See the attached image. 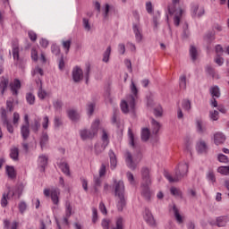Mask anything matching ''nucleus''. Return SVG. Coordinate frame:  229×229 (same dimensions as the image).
Instances as JSON below:
<instances>
[{"label":"nucleus","mask_w":229,"mask_h":229,"mask_svg":"<svg viewBox=\"0 0 229 229\" xmlns=\"http://www.w3.org/2000/svg\"><path fill=\"white\" fill-rule=\"evenodd\" d=\"M131 92L132 95L127 97V100H123L121 103V110L123 114H128L130 112L133 114L135 112V102L139 98V89L133 81H131Z\"/></svg>","instance_id":"nucleus-1"},{"label":"nucleus","mask_w":229,"mask_h":229,"mask_svg":"<svg viewBox=\"0 0 229 229\" xmlns=\"http://www.w3.org/2000/svg\"><path fill=\"white\" fill-rule=\"evenodd\" d=\"M187 173H189V164L182 162L178 165L174 177L171 176V174L167 172L165 173V177L168 182H170V183H173L174 182H180L182 178L187 176Z\"/></svg>","instance_id":"nucleus-2"},{"label":"nucleus","mask_w":229,"mask_h":229,"mask_svg":"<svg viewBox=\"0 0 229 229\" xmlns=\"http://www.w3.org/2000/svg\"><path fill=\"white\" fill-rule=\"evenodd\" d=\"M168 12L170 15L174 14V26H180V21L183 15V9L180 6V0H172V4L168 5Z\"/></svg>","instance_id":"nucleus-3"},{"label":"nucleus","mask_w":229,"mask_h":229,"mask_svg":"<svg viewBox=\"0 0 229 229\" xmlns=\"http://www.w3.org/2000/svg\"><path fill=\"white\" fill-rule=\"evenodd\" d=\"M98 130H99V119H96L92 123L90 130L83 129L80 131L81 140L94 139L98 135Z\"/></svg>","instance_id":"nucleus-4"},{"label":"nucleus","mask_w":229,"mask_h":229,"mask_svg":"<svg viewBox=\"0 0 229 229\" xmlns=\"http://www.w3.org/2000/svg\"><path fill=\"white\" fill-rule=\"evenodd\" d=\"M142 160V154L138 152L134 156L130 151L125 152V162L130 169L135 171L137 164Z\"/></svg>","instance_id":"nucleus-5"},{"label":"nucleus","mask_w":229,"mask_h":229,"mask_svg":"<svg viewBox=\"0 0 229 229\" xmlns=\"http://www.w3.org/2000/svg\"><path fill=\"white\" fill-rule=\"evenodd\" d=\"M102 143H97L95 145V153L96 155H101L105 149H106V146L110 143V140H108V133H106V131H102V138H101Z\"/></svg>","instance_id":"nucleus-6"},{"label":"nucleus","mask_w":229,"mask_h":229,"mask_svg":"<svg viewBox=\"0 0 229 229\" xmlns=\"http://www.w3.org/2000/svg\"><path fill=\"white\" fill-rule=\"evenodd\" d=\"M114 194L115 196L123 197L124 196V182L123 181L114 180Z\"/></svg>","instance_id":"nucleus-7"},{"label":"nucleus","mask_w":229,"mask_h":229,"mask_svg":"<svg viewBox=\"0 0 229 229\" xmlns=\"http://www.w3.org/2000/svg\"><path fill=\"white\" fill-rule=\"evenodd\" d=\"M1 119L3 121L4 126L7 128L9 133H13V126L8 121V117L6 116V109H4V107L1 108Z\"/></svg>","instance_id":"nucleus-8"},{"label":"nucleus","mask_w":229,"mask_h":229,"mask_svg":"<svg viewBox=\"0 0 229 229\" xmlns=\"http://www.w3.org/2000/svg\"><path fill=\"white\" fill-rule=\"evenodd\" d=\"M191 15L198 18L203 17L205 15V8L198 4H193L191 6Z\"/></svg>","instance_id":"nucleus-9"},{"label":"nucleus","mask_w":229,"mask_h":229,"mask_svg":"<svg viewBox=\"0 0 229 229\" xmlns=\"http://www.w3.org/2000/svg\"><path fill=\"white\" fill-rule=\"evenodd\" d=\"M143 217L148 225L150 226H157V221L155 220V217L149 209L145 208Z\"/></svg>","instance_id":"nucleus-10"},{"label":"nucleus","mask_w":229,"mask_h":229,"mask_svg":"<svg viewBox=\"0 0 229 229\" xmlns=\"http://www.w3.org/2000/svg\"><path fill=\"white\" fill-rule=\"evenodd\" d=\"M141 185H151V177L149 176V169L143 167L141 169Z\"/></svg>","instance_id":"nucleus-11"},{"label":"nucleus","mask_w":229,"mask_h":229,"mask_svg":"<svg viewBox=\"0 0 229 229\" xmlns=\"http://www.w3.org/2000/svg\"><path fill=\"white\" fill-rule=\"evenodd\" d=\"M72 80L75 83H78L83 80V71L81 68L76 66L72 70Z\"/></svg>","instance_id":"nucleus-12"},{"label":"nucleus","mask_w":229,"mask_h":229,"mask_svg":"<svg viewBox=\"0 0 229 229\" xmlns=\"http://www.w3.org/2000/svg\"><path fill=\"white\" fill-rule=\"evenodd\" d=\"M172 210L178 225H182L183 221H185V216L180 215V209L174 204L172 207Z\"/></svg>","instance_id":"nucleus-13"},{"label":"nucleus","mask_w":229,"mask_h":229,"mask_svg":"<svg viewBox=\"0 0 229 229\" xmlns=\"http://www.w3.org/2000/svg\"><path fill=\"white\" fill-rule=\"evenodd\" d=\"M149 185L151 184H141V196H143L147 201L151 199V191H149Z\"/></svg>","instance_id":"nucleus-14"},{"label":"nucleus","mask_w":229,"mask_h":229,"mask_svg":"<svg viewBox=\"0 0 229 229\" xmlns=\"http://www.w3.org/2000/svg\"><path fill=\"white\" fill-rule=\"evenodd\" d=\"M10 89L13 92V96H17L21 89V81L19 79H15L13 82L10 84Z\"/></svg>","instance_id":"nucleus-15"},{"label":"nucleus","mask_w":229,"mask_h":229,"mask_svg":"<svg viewBox=\"0 0 229 229\" xmlns=\"http://www.w3.org/2000/svg\"><path fill=\"white\" fill-rule=\"evenodd\" d=\"M225 140H226V136L222 132H216L214 134V142L216 146H221V144H225Z\"/></svg>","instance_id":"nucleus-16"},{"label":"nucleus","mask_w":229,"mask_h":229,"mask_svg":"<svg viewBox=\"0 0 229 229\" xmlns=\"http://www.w3.org/2000/svg\"><path fill=\"white\" fill-rule=\"evenodd\" d=\"M196 149L198 153H207L208 146L207 145V142H205V140H200L197 142Z\"/></svg>","instance_id":"nucleus-17"},{"label":"nucleus","mask_w":229,"mask_h":229,"mask_svg":"<svg viewBox=\"0 0 229 229\" xmlns=\"http://www.w3.org/2000/svg\"><path fill=\"white\" fill-rule=\"evenodd\" d=\"M132 30L135 35L136 42L138 43L142 42V29H140L139 25H133Z\"/></svg>","instance_id":"nucleus-18"},{"label":"nucleus","mask_w":229,"mask_h":229,"mask_svg":"<svg viewBox=\"0 0 229 229\" xmlns=\"http://www.w3.org/2000/svg\"><path fill=\"white\" fill-rule=\"evenodd\" d=\"M69 119L72 121L73 123H76L77 121H80V113H78L75 109H70L67 112Z\"/></svg>","instance_id":"nucleus-19"},{"label":"nucleus","mask_w":229,"mask_h":229,"mask_svg":"<svg viewBox=\"0 0 229 229\" xmlns=\"http://www.w3.org/2000/svg\"><path fill=\"white\" fill-rule=\"evenodd\" d=\"M38 165L40 167L41 173H44L46 171V166L47 165V157L41 155L38 157Z\"/></svg>","instance_id":"nucleus-20"},{"label":"nucleus","mask_w":229,"mask_h":229,"mask_svg":"<svg viewBox=\"0 0 229 229\" xmlns=\"http://www.w3.org/2000/svg\"><path fill=\"white\" fill-rule=\"evenodd\" d=\"M11 191V196H17V198H21V195L22 194V191H24V186L22 184L17 185L13 190H9Z\"/></svg>","instance_id":"nucleus-21"},{"label":"nucleus","mask_w":229,"mask_h":229,"mask_svg":"<svg viewBox=\"0 0 229 229\" xmlns=\"http://www.w3.org/2000/svg\"><path fill=\"white\" fill-rule=\"evenodd\" d=\"M40 118L36 117L33 119L31 124H30V128L32 130V131L34 133H38V130H40Z\"/></svg>","instance_id":"nucleus-22"},{"label":"nucleus","mask_w":229,"mask_h":229,"mask_svg":"<svg viewBox=\"0 0 229 229\" xmlns=\"http://www.w3.org/2000/svg\"><path fill=\"white\" fill-rule=\"evenodd\" d=\"M160 128H162V124L158 123L157 120L153 119L151 120V130L153 135H157L158 131H160Z\"/></svg>","instance_id":"nucleus-23"},{"label":"nucleus","mask_w":229,"mask_h":229,"mask_svg":"<svg viewBox=\"0 0 229 229\" xmlns=\"http://www.w3.org/2000/svg\"><path fill=\"white\" fill-rule=\"evenodd\" d=\"M21 135L23 140H28L30 137V125H22L21 127Z\"/></svg>","instance_id":"nucleus-24"},{"label":"nucleus","mask_w":229,"mask_h":229,"mask_svg":"<svg viewBox=\"0 0 229 229\" xmlns=\"http://www.w3.org/2000/svg\"><path fill=\"white\" fill-rule=\"evenodd\" d=\"M109 158L111 169H115L117 166V157L115 156V153H114V150H109Z\"/></svg>","instance_id":"nucleus-25"},{"label":"nucleus","mask_w":229,"mask_h":229,"mask_svg":"<svg viewBox=\"0 0 229 229\" xmlns=\"http://www.w3.org/2000/svg\"><path fill=\"white\" fill-rule=\"evenodd\" d=\"M59 168L61 169L62 173H64V174H65L66 176H71L69 164H67L66 162H61L59 164Z\"/></svg>","instance_id":"nucleus-26"},{"label":"nucleus","mask_w":229,"mask_h":229,"mask_svg":"<svg viewBox=\"0 0 229 229\" xmlns=\"http://www.w3.org/2000/svg\"><path fill=\"white\" fill-rule=\"evenodd\" d=\"M47 142H49V135H47V132L43 131L39 138V144L42 149Z\"/></svg>","instance_id":"nucleus-27"},{"label":"nucleus","mask_w":229,"mask_h":229,"mask_svg":"<svg viewBox=\"0 0 229 229\" xmlns=\"http://www.w3.org/2000/svg\"><path fill=\"white\" fill-rule=\"evenodd\" d=\"M51 199L54 203V205H58L60 199H59V196H60V191L59 190H52L51 191Z\"/></svg>","instance_id":"nucleus-28"},{"label":"nucleus","mask_w":229,"mask_h":229,"mask_svg":"<svg viewBox=\"0 0 229 229\" xmlns=\"http://www.w3.org/2000/svg\"><path fill=\"white\" fill-rule=\"evenodd\" d=\"M102 180L101 177H99L98 175H95L93 178V188L95 192H98V191H99V187H101V183H102Z\"/></svg>","instance_id":"nucleus-29"},{"label":"nucleus","mask_w":229,"mask_h":229,"mask_svg":"<svg viewBox=\"0 0 229 229\" xmlns=\"http://www.w3.org/2000/svg\"><path fill=\"white\" fill-rule=\"evenodd\" d=\"M116 207H117V209L119 210V212H123V208H124V207H126V199H124V196L118 197Z\"/></svg>","instance_id":"nucleus-30"},{"label":"nucleus","mask_w":229,"mask_h":229,"mask_svg":"<svg viewBox=\"0 0 229 229\" xmlns=\"http://www.w3.org/2000/svg\"><path fill=\"white\" fill-rule=\"evenodd\" d=\"M112 54V47H107V48L106 49V51L103 54V59L102 62H104L105 64H108V62H110V55Z\"/></svg>","instance_id":"nucleus-31"},{"label":"nucleus","mask_w":229,"mask_h":229,"mask_svg":"<svg viewBox=\"0 0 229 229\" xmlns=\"http://www.w3.org/2000/svg\"><path fill=\"white\" fill-rule=\"evenodd\" d=\"M196 126H197L198 133H205L207 131V126H205V123H203V121L197 120Z\"/></svg>","instance_id":"nucleus-32"},{"label":"nucleus","mask_w":229,"mask_h":229,"mask_svg":"<svg viewBox=\"0 0 229 229\" xmlns=\"http://www.w3.org/2000/svg\"><path fill=\"white\" fill-rule=\"evenodd\" d=\"M149 137H151V131L148 128H143L141 130V140L147 142V140H149Z\"/></svg>","instance_id":"nucleus-33"},{"label":"nucleus","mask_w":229,"mask_h":229,"mask_svg":"<svg viewBox=\"0 0 229 229\" xmlns=\"http://www.w3.org/2000/svg\"><path fill=\"white\" fill-rule=\"evenodd\" d=\"M209 92L212 98H221V91L219 90V87L213 86L209 89Z\"/></svg>","instance_id":"nucleus-34"},{"label":"nucleus","mask_w":229,"mask_h":229,"mask_svg":"<svg viewBox=\"0 0 229 229\" xmlns=\"http://www.w3.org/2000/svg\"><path fill=\"white\" fill-rule=\"evenodd\" d=\"M10 157L14 160L17 161L19 160V148H17V147H13L10 150Z\"/></svg>","instance_id":"nucleus-35"},{"label":"nucleus","mask_w":229,"mask_h":229,"mask_svg":"<svg viewBox=\"0 0 229 229\" xmlns=\"http://www.w3.org/2000/svg\"><path fill=\"white\" fill-rule=\"evenodd\" d=\"M179 87L182 90H185L187 89V76L181 75L179 78Z\"/></svg>","instance_id":"nucleus-36"},{"label":"nucleus","mask_w":229,"mask_h":229,"mask_svg":"<svg viewBox=\"0 0 229 229\" xmlns=\"http://www.w3.org/2000/svg\"><path fill=\"white\" fill-rule=\"evenodd\" d=\"M10 194H12V191H9L7 193H4L1 199L2 207H6L8 205V199H10Z\"/></svg>","instance_id":"nucleus-37"},{"label":"nucleus","mask_w":229,"mask_h":229,"mask_svg":"<svg viewBox=\"0 0 229 229\" xmlns=\"http://www.w3.org/2000/svg\"><path fill=\"white\" fill-rule=\"evenodd\" d=\"M226 223H228V216H219L216 218V225L221 226H226Z\"/></svg>","instance_id":"nucleus-38"},{"label":"nucleus","mask_w":229,"mask_h":229,"mask_svg":"<svg viewBox=\"0 0 229 229\" xmlns=\"http://www.w3.org/2000/svg\"><path fill=\"white\" fill-rule=\"evenodd\" d=\"M6 89H8V79L3 78L0 81V91L2 96L4 94Z\"/></svg>","instance_id":"nucleus-39"},{"label":"nucleus","mask_w":229,"mask_h":229,"mask_svg":"<svg viewBox=\"0 0 229 229\" xmlns=\"http://www.w3.org/2000/svg\"><path fill=\"white\" fill-rule=\"evenodd\" d=\"M6 173L7 175L9 176V178H15V176H17V174H15V168H13V166H6Z\"/></svg>","instance_id":"nucleus-40"},{"label":"nucleus","mask_w":229,"mask_h":229,"mask_svg":"<svg viewBox=\"0 0 229 229\" xmlns=\"http://www.w3.org/2000/svg\"><path fill=\"white\" fill-rule=\"evenodd\" d=\"M217 173H219L223 176H228V174H229V166H219L217 168Z\"/></svg>","instance_id":"nucleus-41"},{"label":"nucleus","mask_w":229,"mask_h":229,"mask_svg":"<svg viewBox=\"0 0 229 229\" xmlns=\"http://www.w3.org/2000/svg\"><path fill=\"white\" fill-rule=\"evenodd\" d=\"M26 101L29 105H35V95L30 92L26 94Z\"/></svg>","instance_id":"nucleus-42"},{"label":"nucleus","mask_w":229,"mask_h":229,"mask_svg":"<svg viewBox=\"0 0 229 229\" xmlns=\"http://www.w3.org/2000/svg\"><path fill=\"white\" fill-rule=\"evenodd\" d=\"M128 135H129V144L135 148V136H133V132L131 131V129L128 130Z\"/></svg>","instance_id":"nucleus-43"},{"label":"nucleus","mask_w":229,"mask_h":229,"mask_svg":"<svg viewBox=\"0 0 229 229\" xmlns=\"http://www.w3.org/2000/svg\"><path fill=\"white\" fill-rule=\"evenodd\" d=\"M72 215V206H71L70 202H66L65 204V216L66 217H71Z\"/></svg>","instance_id":"nucleus-44"},{"label":"nucleus","mask_w":229,"mask_h":229,"mask_svg":"<svg viewBox=\"0 0 229 229\" xmlns=\"http://www.w3.org/2000/svg\"><path fill=\"white\" fill-rule=\"evenodd\" d=\"M217 160L218 162H221V164H228L229 162L228 156H225L224 154H218Z\"/></svg>","instance_id":"nucleus-45"},{"label":"nucleus","mask_w":229,"mask_h":229,"mask_svg":"<svg viewBox=\"0 0 229 229\" xmlns=\"http://www.w3.org/2000/svg\"><path fill=\"white\" fill-rule=\"evenodd\" d=\"M182 106L183 110H185L186 112H189L191 110V100L183 99L182 103Z\"/></svg>","instance_id":"nucleus-46"},{"label":"nucleus","mask_w":229,"mask_h":229,"mask_svg":"<svg viewBox=\"0 0 229 229\" xmlns=\"http://www.w3.org/2000/svg\"><path fill=\"white\" fill-rule=\"evenodd\" d=\"M170 192L173 196H175V198H182V191L177 188L172 187L170 189Z\"/></svg>","instance_id":"nucleus-47"},{"label":"nucleus","mask_w":229,"mask_h":229,"mask_svg":"<svg viewBox=\"0 0 229 229\" xmlns=\"http://www.w3.org/2000/svg\"><path fill=\"white\" fill-rule=\"evenodd\" d=\"M62 124H64V122L62 121V117L55 116V118H54L55 128H60V126H62Z\"/></svg>","instance_id":"nucleus-48"},{"label":"nucleus","mask_w":229,"mask_h":229,"mask_svg":"<svg viewBox=\"0 0 229 229\" xmlns=\"http://www.w3.org/2000/svg\"><path fill=\"white\" fill-rule=\"evenodd\" d=\"M190 55L193 61H195L196 58H198V50L193 46H191L190 48Z\"/></svg>","instance_id":"nucleus-49"},{"label":"nucleus","mask_w":229,"mask_h":229,"mask_svg":"<svg viewBox=\"0 0 229 229\" xmlns=\"http://www.w3.org/2000/svg\"><path fill=\"white\" fill-rule=\"evenodd\" d=\"M209 117H210L211 121H217V119H219V112L216 110L210 111Z\"/></svg>","instance_id":"nucleus-50"},{"label":"nucleus","mask_w":229,"mask_h":229,"mask_svg":"<svg viewBox=\"0 0 229 229\" xmlns=\"http://www.w3.org/2000/svg\"><path fill=\"white\" fill-rule=\"evenodd\" d=\"M163 112H164V110L162 109V106H157L154 109V115H156V117H162Z\"/></svg>","instance_id":"nucleus-51"},{"label":"nucleus","mask_w":229,"mask_h":229,"mask_svg":"<svg viewBox=\"0 0 229 229\" xmlns=\"http://www.w3.org/2000/svg\"><path fill=\"white\" fill-rule=\"evenodd\" d=\"M13 56L14 60H19V47L13 46Z\"/></svg>","instance_id":"nucleus-52"},{"label":"nucleus","mask_w":229,"mask_h":229,"mask_svg":"<svg viewBox=\"0 0 229 229\" xmlns=\"http://www.w3.org/2000/svg\"><path fill=\"white\" fill-rule=\"evenodd\" d=\"M82 24L86 31H90V23L89 22V19L83 18Z\"/></svg>","instance_id":"nucleus-53"},{"label":"nucleus","mask_w":229,"mask_h":229,"mask_svg":"<svg viewBox=\"0 0 229 229\" xmlns=\"http://www.w3.org/2000/svg\"><path fill=\"white\" fill-rule=\"evenodd\" d=\"M207 72H208L212 78H219V76L216 74V70H214V68L211 66L207 67Z\"/></svg>","instance_id":"nucleus-54"},{"label":"nucleus","mask_w":229,"mask_h":229,"mask_svg":"<svg viewBox=\"0 0 229 229\" xmlns=\"http://www.w3.org/2000/svg\"><path fill=\"white\" fill-rule=\"evenodd\" d=\"M46 96H47V93L46 90L42 89V87H40L38 92V97L39 99H46Z\"/></svg>","instance_id":"nucleus-55"},{"label":"nucleus","mask_w":229,"mask_h":229,"mask_svg":"<svg viewBox=\"0 0 229 229\" xmlns=\"http://www.w3.org/2000/svg\"><path fill=\"white\" fill-rule=\"evenodd\" d=\"M63 47L65 49V53L67 55L71 49V40L63 41Z\"/></svg>","instance_id":"nucleus-56"},{"label":"nucleus","mask_w":229,"mask_h":229,"mask_svg":"<svg viewBox=\"0 0 229 229\" xmlns=\"http://www.w3.org/2000/svg\"><path fill=\"white\" fill-rule=\"evenodd\" d=\"M42 127L44 130H47V128L49 127V117H43Z\"/></svg>","instance_id":"nucleus-57"},{"label":"nucleus","mask_w":229,"mask_h":229,"mask_svg":"<svg viewBox=\"0 0 229 229\" xmlns=\"http://www.w3.org/2000/svg\"><path fill=\"white\" fill-rule=\"evenodd\" d=\"M94 108H96V105H94V103L88 104L87 110L89 115H92V114H94Z\"/></svg>","instance_id":"nucleus-58"},{"label":"nucleus","mask_w":229,"mask_h":229,"mask_svg":"<svg viewBox=\"0 0 229 229\" xmlns=\"http://www.w3.org/2000/svg\"><path fill=\"white\" fill-rule=\"evenodd\" d=\"M108 13H110V4H106L104 8V19H108Z\"/></svg>","instance_id":"nucleus-59"},{"label":"nucleus","mask_w":229,"mask_h":229,"mask_svg":"<svg viewBox=\"0 0 229 229\" xmlns=\"http://www.w3.org/2000/svg\"><path fill=\"white\" fill-rule=\"evenodd\" d=\"M62 106H64V102H62V100H55L54 102V107L55 110H61Z\"/></svg>","instance_id":"nucleus-60"},{"label":"nucleus","mask_w":229,"mask_h":229,"mask_svg":"<svg viewBox=\"0 0 229 229\" xmlns=\"http://www.w3.org/2000/svg\"><path fill=\"white\" fill-rule=\"evenodd\" d=\"M207 177L209 182H212V183L216 182V175L214 174V172L209 171Z\"/></svg>","instance_id":"nucleus-61"},{"label":"nucleus","mask_w":229,"mask_h":229,"mask_svg":"<svg viewBox=\"0 0 229 229\" xmlns=\"http://www.w3.org/2000/svg\"><path fill=\"white\" fill-rule=\"evenodd\" d=\"M51 50L53 55H60V47L56 45H52Z\"/></svg>","instance_id":"nucleus-62"},{"label":"nucleus","mask_w":229,"mask_h":229,"mask_svg":"<svg viewBox=\"0 0 229 229\" xmlns=\"http://www.w3.org/2000/svg\"><path fill=\"white\" fill-rule=\"evenodd\" d=\"M101 225H102L103 229H109L110 228V220L103 219Z\"/></svg>","instance_id":"nucleus-63"},{"label":"nucleus","mask_w":229,"mask_h":229,"mask_svg":"<svg viewBox=\"0 0 229 229\" xmlns=\"http://www.w3.org/2000/svg\"><path fill=\"white\" fill-rule=\"evenodd\" d=\"M92 222L96 223V221H98V208H92Z\"/></svg>","instance_id":"nucleus-64"}]
</instances>
